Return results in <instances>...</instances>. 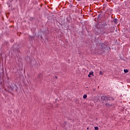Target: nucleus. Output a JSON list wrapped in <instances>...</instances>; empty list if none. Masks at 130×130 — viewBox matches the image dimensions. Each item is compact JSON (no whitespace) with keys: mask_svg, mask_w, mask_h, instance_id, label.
Segmentation results:
<instances>
[{"mask_svg":"<svg viewBox=\"0 0 130 130\" xmlns=\"http://www.w3.org/2000/svg\"><path fill=\"white\" fill-rule=\"evenodd\" d=\"M101 100L102 103L104 104L106 103V106L108 107H111L112 106V104H110V101H112L113 100V98L110 97L109 96L103 95L101 96Z\"/></svg>","mask_w":130,"mask_h":130,"instance_id":"f257e3e1","label":"nucleus"},{"mask_svg":"<svg viewBox=\"0 0 130 130\" xmlns=\"http://www.w3.org/2000/svg\"><path fill=\"white\" fill-rule=\"evenodd\" d=\"M100 45L101 46V48L103 52H105V49H107V50H110V47H107V45H106V43H100Z\"/></svg>","mask_w":130,"mask_h":130,"instance_id":"f03ea898","label":"nucleus"},{"mask_svg":"<svg viewBox=\"0 0 130 130\" xmlns=\"http://www.w3.org/2000/svg\"><path fill=\"white\" fill-rule=\"evenodd\" d=\"M101 28L102 33H106V30H107V28H106V27H103L102 26H101Z\"/></svg>","mask_w":130,"mask_h":130,"instance_id":"7ed1b4c3","label":"nucleus"},{"mask_svg":"<svg viewBox=\"0 0 130 130\" xmlns=\"http://www.w3.org/2000/svg\"><path fill=\"white\" fill-rule=\"evenodd\" d=\"M94 72L93 71H91L90 72H89V75H88V77H89V78H92V76H94L93 75Z\"/></svg>","mask_w":130,"mask_h":130,"instance_id":"20e7f679","label":"nucleus"},{"mask_svg":"<svg viewBox=\"0 0 130 130\" xmlns=\"http://www.w3.org/2000/svg\"><path fill=\"white\" fill-rule=\"evenodd\" d=\"M118 20H117V18H115L113 20V22L115 24H118Z\"/></svg>","mask_w":130,"mask_h":130,"instance_id":"39448f33","label":"nucleus"},{"mask_svg":"<svg viewBox=\"0 0 130 130\" xmlns=\"http://www.w3.org/2000/svg\"><path fill=\"white\" fill-rule=\"evenodd\" d=\"M110 32H114V27H111Z\"/></svg>","mask_w":130,"mask_h":130,"instance_id":"423d86ee","label":"nucleus"},{"mask_svg":"<svg viewBox=\"0 0 130 130\" xmlns=\"http://www.w3.org/2000/svg\"><path fill=\"white\" fill-rule=\"evenodd\" d=\"M42 76V74H41V73H39V77L38 78H39L40 79H41V76Z\"/></svg>","mask_w":130,"mask_h":130,"instance_id":"0eeeda50","label":"nucleus"},{"mask_svg":"<svg viewBox=\"0 0 130 130\" xmlns=\"http://www.w3.org/2000/svg\"><path fill=\"white\" fill-rule=\"evenodd\" d=\"M124 72L125 73H128V70H127V69H124Z\"/></svg>","mask_w":130,"mask_h":130,"instance_id":"6e6552de","label":"nucleus"},{"mask_svg":"<svg viewBox=\"0 0 130 130\" xmlns=\"http://www.w3.org/2000/svg\"><path fill=\"white\" fill-rule=\"evenodd\" d=\"M95 99L97 101H99V96H96Z\"/></svg>","mask_w":130,"mask_h":130,"instance_id":"1a4fd4ad","label":"nucleus"},{"mask_svg":"<svg viewBox=\"0 0 130 130\" xmlns=\"http://www.w3.org/2000/svg\"><path fill=\"white\" fill-rule=\"evenodd\" d=\"M87 98V94H84L83 95V99H86Z\"/></svg>","mask_w":130,"mask_h":130,"instance_id":"9d476101","label":"nucleus"},{"mask_svg":"<svg viewBox=\"0 0 130 130\" xmlns=\"http://www.w3.org/2000/svg\"><path fill=\"white\" fill-rule=\"evenodd\" d=\"M94 129L95 130H98V126L94 127Z\"/></svg>","mask_w":130,"mask_h":130,"instance_id":"9b49d317","label":"nucleus"},{"mask_svg":"<svg viewBox=\"0 0 130 130\" xmlns=\"http://www.w3.org/2000/svg\"><path fill=\"white\" fill-rule=\"evenodd\" d=\"M103 73H102V71H100V75H103Z\"/></svg>","mask_w":130,"mask_h":130,"instance_id":"f8f14e48","label":"nucleus"},{"mask_svg":"<svg viewBox=\"0 0 130 130\" xmlns=\"http://www.w3.org/2000/svg\"><path fill=\"white\" fill-rule=\"evenodd\" d=\"M8 112H10V113H12V111H9Z\"/></svg>","mask_w":130,"mask_h":130,"instance_id":"ddd939ff","label":"nucleus"},{"mask_svg":"<svg viewBox=\"0 0 130 130\" xmlns=\"http://www.w3.org/2000/svg\"><path fill=\"white\" fill-rule=\"evenodd\" d=\"M77 1H78V2H80V1H81V0H77Z\"/></svg>","mask_w":130,"mask_h":130,"instance_id":"4468645a","label":"nucleus"},{"mask_svg":"<svg viewBox=\"0 0 130 130\" xmlns=\"http://www.w3.org/2000/svg\"><path fill=\"white\" fill-rule=\"evenodd\" d=\"M55 78H56V79H57V77L56 76Z\"/></svg>","mask_w":130,"mask_h":130,"instance_id":"2eb2a0df","label":"nucleus"},{"mask_svg":"<svg viewBox=\"0 0 130 130\" xmlns=\"http://www.w3.org/2000/svg\"><path fill=\"white\" fill-rule=\"evenodd\" d=\"M51 10H52V8H51Z\"/></svg>","mask_w":130,"mask_h":130,"instance_id":"dca6fc26","label":"nucleus"},{"mask_svg":"<svg viewBox=\"0 0 130 130\" xmlns=\"http://www.w3.org/2000/svg\"><path fill=\"white\" fill-rule=\"evenodd\" d=\"M89 129V127H87V129Z\"/></svg>","mask_w":130,"mask_h":130,"instance_id":"f3484780","label":"nucleus"},{"mask_svg":"<svg viewBox=\"0 0 130 130\" xmlns=\"http://www.w3.org/2000/svg\"><path fill=\"white\" fill-rule=\"evenodd\" d=\"M96 28H98V26H96Z\"/></svg>","mask_w":130,"mask_h":130,"instance_id":"a211bd4d","label":"nucleus"},{"mask_svg":"<svg viewBox=\"0 0 130 130\" xmlns=\"http://www.w3.org/2000/svg\"><path fill=\"white\" fill-rule=\"evenodd\" d=\"M66 123H64V124H66Z\"/></svg>","mask_w":130,"mask_h":130,"instance_id":"6ab92c4d","label":"nucleus"},{"mask_svg":"<svg viewBox=\"0 0 130 130\" xmlns=\"http://www.w3.org/2000/svg\"><path fill=\"white\" fill-rule=\"evenodd\" d=\"M1 84H2V82H1Z\"/></svg>","mask_w":130,"mask_h":130,"instance_id":"aec40b11","label":"nucleus"}]
</instances>
